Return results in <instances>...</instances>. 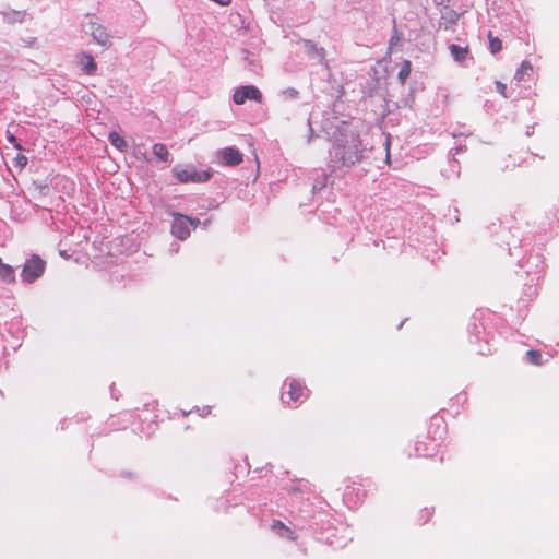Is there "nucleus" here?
Returning <instances> with one entry per match:
<instances>
[{"label":"nucleus","instance_id":"2eb2a0df","mask_svg":"<svg viewBox=\"0 0 559 559\" xmlns=\"http://www.w3.org/2000/svg\"><path fill=\"white\" fill-rule=\"evenodd\" d=\"M0 277L3 281L13 282L14 281V270L9 265L2 262L0 259Z\"/></svg>","mask_w":559,"mask_h":559},{"label":"nucleus","instance_id":"dca6fc26","mask_svg":"<svg viewBox=\"0 0 559 559\" xmlns=\"http://www.w3.org/2000/svg\"><path fill=\"white\" fill-rule=\"evenodd\" d=\"M487 37L489 39V49L491 53L496 55L502 50V41L500 38L493 36L491 32L488 33Z\"/></svg>","mask_w":559,"mask_h":559},{"label":"nucleus","instance_id":"7ed1b4c3","mask_svg":"<svg viewBox=\"0 0 559 559\" xmlns=\"http://www.w3.org/2000/svg\"><path fill=\"white\" fill-rule=\"evenodd\" d=\"M174 174L178 181L182 183L187 182H205L207 181L212 173L209 170H197L194 168H174Z\"/></svg>","mask_w":559,"mask_h":559},{"label":"nucleus","instance_id":"6e6552de","mask_svg":"<svg viewBox=\"0 0 559 559\" xmlns=\"http://www.w3.org/2000/svg\"><path fill=\"white\" fill-rule=\"evenodd\" d=\"M286 394L289 396L290 401L297 403L301 397L307 396V388L301 381L292 379L288 382V390Z\"/></svg>","mask_w":559,"mask_h":559},{"label":"nucleus","instance_id":"4468645a","mask_svg":"<svg viewBox=\"0 0 559 559\" xmlns=\"http://www.w3.org/2000/svg\"><path fill=\"white\" fill-rule=\"evenodd\" d=\"M153 154L156 158L165 162L168 159L169 151L165 144L156 143L153 146Z\"/></svg>","mask_w":559,"mask_h":559},{"label":"nucleus","instance_id":"412c9836","mask_svg":"<svg viewBox=\"0 0 559 559\" xmlns=\"http://www.w3.org/2000/svg\"><path fill=\"white\" fill-rule=\"evenodd\" d=\"M427 447L424 442L418 441L416 445V452L418 455H427Z\"/></svg>","mask_w":559,"mask_h":559},{"label":"nucleus","instance_id":"6ab92c4d","mask_svg":"<svg viewBox=\"0 0 559 559\" xmlns=\"http://www.w3.org/2000/svg\"><path fill=\"white\" fill-rule=\"evenodd\" d=\"M14 160L15 165L21 169H23L27 165V157L23 154H19Z\"/></svg>","mask_w":559,"mask_h":559},{"label":"nucleus","instance_id":"f8f14e48","mask_svg":"<svg viewBox=\"0 0 559 559\" xmlns=\"http://www.w3.org/2000/svg\"><path fill=\"white\" fill-rule=\"evenodd\" d=\"M532 72H533V67H532L531 62L524 60V61H522L520 68L515 72L514 80H516L518 82H522L525 79V76L530 75Z\"/></svg>","mask_w":559,"mask_h":559},{"label":"nucleus","instance_id":"20e7f679","mask_svg":"<svg viewBox=\"0 0 559 559\" xmlns=\"http://www.w3.org/2000/svg\"><path fill=\"white\" fill-rule=\"evenodd\" d=\"M262 98L261 92L253 85L241 86L237 88L233 95V100L237 105H242L248 99L261 103Z\"/></svg>","mask_w":559,"mask_h":559},{"label":"nucleus","instance_id":"39448f33","mask_svg":"<svg viewBox=\"0 0 559 559\" xmlns=\"http://www.w3.org/2000/svg\"><path fill=\"white\" fill-rule=\"evenodd\" d=\"M221 165L235 167L242 163V154L236 147H225L216 153Z\"/></svg>","mask_w":559,"mask_h":559},{"label":"nucleus","instance_id":"5701e85b","mask_svg":"<svg viewBox=\"0 0 559 559\" xmlns=\"http://www.w3.org/2000/svg\"><path fill=\"white\" fill-rule=\"evenodd\" d=\"M297 94H298V92H297V91H295V90H292V91H290V95L296 96Z\"/></svg>","mask_w":559,"mask_h":559},{"label":"nucleus","instance_id":"1a4fd4ad","mask_svg":"<svg viewBox=\"0 0 559 559\" xmlns=\"http://www.w3.org/2000/svg\"><path fill=\"white\" fill-rule=\"evenodd\" d=\"M271 530L282 538H286L292 542L297 539V534L280 520H273Z\"/></svg>","mask_w":559,"mask_h":559},{"label":"nucleus","instance_id":"aec40b11","mask_svg":"<svg viewBox=\"0 0 559 559\" xmlns=\"http://www.w3.org/2000/svg\"><path fill=\"white\" fill-rule=\"evenodd\" d=\"M496 90L501 96L507 97V85L504 83L497 81Z\"/></svg>","mask_w":559,"mask_h":559},{"label":"nucleus","instance_id":"b1692460","mask_svg":"<svg viewBox=\"0 0 559 559\" xmlns=\"http://www.w3.org/2000/svg\"><path fill=\"white\" fill-rule=\"evenodd\" d=\"M348 489H349V487H347L346 491L344 492V496H345V497H348V496H349Z\"/></svg>","mask_w":559,"mask_h":559},{"label":"nucleus","instance_id":"9b49d317","mask_svg":"<svg viewBox=\"0 0 559 559\" xmlns=\"http://www.w3.org/2000/svg\"><path fill=\"white\" fill-rule=\"evenodd\" d=\"M449 49H450V52H451L452 57L454 58V60L459 61V62H462L463 60H465L469 52L468 46L461 47L455 44L450 45Z\"/></svg>","mask_w":559,"mask_h":559},{"label":"nucleus","instance_id":"0eeeda50","mask_svg":"<svg viewBox=\"0 0 559 559\" xmlns=\"http://www.w3.org/2000/svg\"><path fill=\"white\" fill-rule=\"evenodd\" d=\"M85 32L90 33L94 39L102 46L109 44V36L106 29L99 25L93 17H90L88 22L84 25Z\"/></svg>","mask_w":559,"mask_h":559},{"label":"nucleus","instance_id":"ddd939ff","mask_svg":"<svg viewBox=\"0 0 559 559\" xmlns=\"http://www.w3.org/2000/svg\"><path fill=\"white\" fill-rule=\"evenodd\" d=\"M108 139H109L111 145L115 146L116 148H118L119 151H121V152L127 151V147H128L127 142L117 132H110Z\"/></svg>","mask_w":559,"mask_h":559},{"label":"nucleus","instance_id":"a211bd4d","mask_svg":"<svg viewBox=\"0 0 559 559\" xmlns=\"http://www.w3.org/2000/svg\"><path fill=\"white\" fill-rule=\"evenodd\" d=\"M526 357L528 359V361L535 366H542L543 365V360H542V354L539 350H536V349H530L526 352Z\"/></svg>","mask_w":559,"mask_h":559},{"label":"nucleus","instance_id":"f03ea898","mask_svg":"<svg viewBox=\"0 0 559 559\" xmlns=\"http://www.w3.org/2000/svg\"><path fill=\"white\" fill-rule=\"evenodd\" d=\"M45 267L46 262L35 254L25 262L21 277L24 282L33 283L43 275Z\"/></svg>","mask_w":559,"mask_h":559},{"label":"nucleus","instance_id":"f257e3e1","mask_svg":"<svg viewBox=\"0 0 559 559\" xmlns=\"http://www.w3.org/2000/svg\"><path fill=\"white\" fill-rule=\"evenodd\" d=\"M200 225L199 218H192L180 213L174 214L171 234L179 240H186L190 236V228Z\"/></svg>","mask_w":559,"mask_h":559},{"label":"nucleus","instance_id":"9d476101","mask_svg":"<svg viewBox=\"0 0 559 559\" xmlns=\"http://www.w3.org/2000/svg\"><path fill=\"white\" fill-rule=\"evenodd\" d=\"M79 63L81 68L88 74L93 75L95 74L97 70V64L94 61V58L90 53L82 52L79 56Z\"/></svg>","mask_w":559,"mask_h":559},{"label":"nucleus","instance_id":"423d86ee","mask_svg":"<svg viewBox=\"0 0 559 559\" xmlns=\"http://www.w3.org/2000/svg\"><path fill=\"white\" fill-rule=\"evenodd\" d=\"M333 154L342 162L343 165L347 166L354 165L360 159V151L357 145H354L348 151H346L342 145H334Z\"/></svg>","mask_w":559,"mask_h":559},{"label":"nucleus","instance_id":"4be33fe9","mask_svg":"<svg viewBox=\"0 0 559 559\" xmlns=\"http://www.w3.org/2000/svg\"><path fill=\"white\" fill-rule=\"evenodd\" d=\"M9 142L14 144V147L17 150H22V146L17 143L16 138L13 134L8 135Z\"/></svg>","mask_w":559,"mask_h":559},{"label":"nucleus","instance_id":"f3484780","mask_svg":"<svg viewBox=\"0 0 559 559\" xmlns=\"http://www.w3.org/2000/svg\"><path fill=\"white\" fill-rule=\"evenodd\" d=\"M411 71H412V63L409 60H405L399 71V74H397L402 84H404L406 82V80L408 79V76L411 74Z\"/></svg>","mask_w":559,"mask_h":559}]
</instances>
